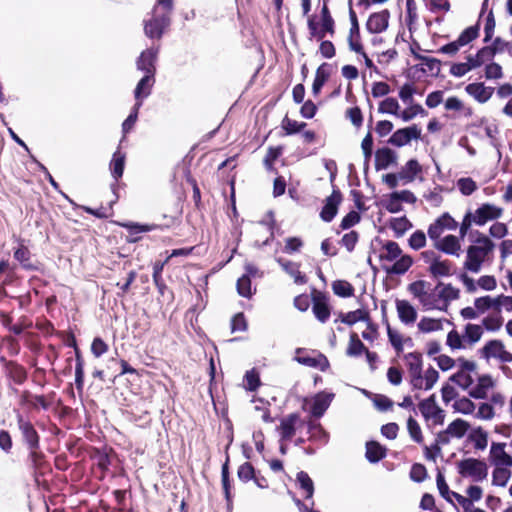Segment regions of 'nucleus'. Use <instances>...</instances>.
<instances>
[{
	"mask_svg": "<svg viewBox=\"0 0 512 512\" xmlns=\"http://www.w3.org/2000/svg\"><path fill=\"white\" fill-rule=\"evenodd\" d=\"M173 0H156L150 19L144 20V33L150 39L160 40L170 26Z\"/></svg>",
	"mask_w": 512,
	"mask_h": 512,
	"instance_id": "nucleus-1",
	"label": "nucleus"
},
{
	"mask_svg": "<svg viewBox=\"0 0 512 512\" xmlns=\"http://www.w3.org/2000/svg\"><path fill=\"white\" fill-rule=\"evenodd\" d=\"M476 233L475 244L467 248L466 260L463 264V268L472 273H478L481 270L482 264L495 248V244L488 236L478 231Z\"/></svg>",
	"mask_w": 512,
	"mask_h": 512,
	"instance_id": "nucleus-2",
	"label": "nucleus"
},
{
	"mask_svg": "<svg viewBox=\"0 0 512 512\" xmlns=\"http://www.w3.org/2000/svg\"><path fill=\"white\" fill-rule=\"evenodd\" d=\"M480 35V19L472 26L465 28L455 41L443 45L438 49V53L455 56L461 47L466 46L476 40Z\"/></svg>",
	"mask_w": 512,
	"mask_h": 512,
	"instance_id": "nucleus-3",
	"label": "nucleus"
},
{
	"mask_svg": "<svg viewBox=\"0 0 512 512\" xmlns=\"http://www.w3.org/2000/svg\"><path fill=\"white\" fill-rule=\"evenodd\" d=\"M457 470L462 477H471L475 482L483 481L488 475L486 463L476 458H466L458 461Z\"/></svg>",
	"mask_w": 512,
	"mask_h": 512,
	"instance_id": "nucleus-4",
	"label": "nucleus"
},
{
	"mask_svg": "<svg viewBox=\"0 0 512 512\" xmlns=\"http://www.w3.org/2000/svg\"><path fill=\"white\" fill-rule=\"evenodd\" d=\"M16 420L22 444L27 448V450L39 448L40 435L34 424L20 413L17 414Z\"/></svg>",
	"mask_w": 512,
	"mask_h": 512,
	"instance_id": "nucleus-5",
	"label": "nucleus"
},
{
	"mask_svg": "<svg viewBox=\"0 0 512 512\" xmlns=\"http://www.w3.org/2000/svg\"><path fill=\"white\" fill-rule=\"evenodd\" d=\"M457 364L459 366V370L449 377V381L457 384L462 389H468L474 382L470 372H474L476 370V363L470 360L465 359L464 357H459L457 359Z\"/></svg>",
	"mask_w": 512,
	"mask_h": 512,
	"instance_id": "nucleus-6",
	"label": "nucleus"
},
{
	"mask_svg": "<svg viewBox=\"0 0 512 512\" xmlns=\"http://www.w3.org/2000/svg\"><path fill=\"white\" fill-rule=\"evenodd\" d=\"M479 352L481 357L487 361L496 358L502 363L512 362V353L507 351L504 343L498 339L489 340Z\"/></svg>",
	"mask_w": 512,
	"mask_h": 512,
	"instance_id": "nucleus-7",
	"label": "nucleus"
},
{
	"mask_svg": "<svg viewBox=\"0 0 512 512\" xmlns=\"http://www.w3.org/2000/svg\"><path fill=\"white\" fill-rule=\"evenodd\" d=\"M295 360L302 365L318 368L322 372L326 371L330 367L328 358L321 352L312 351L308 353L304 348H298L296 350Z\"/></svg>",
	"mask_w": 512,
	"mask_h": 512,
	"instance_id": "nucleus-8",
	"label": "nucleus"
},
{
	"mask_svg": "<svg viewBox=\"0 0 512 512\" xmlns=\"http://www.w3.org/2000/svg\"><path fill=\"white\" fill-rule=\"evenodd\" d=\"M407 361L408 373L410 376V384L413 389L423 388V375H422V354L419 352H411L405 355Z\"/></svg>",
	"mask_w": 512,
	"mask_h": 512,
	"instance_id": "nucleus-9",
	"label": "nucleus"
},
{
	"mask_svg": "<svg viewBox=\"0 0 512 512\" xmlns=\"http://www.w3.org/2000/svg\"><path fill=\"white\" fill-rule=\"evenodd\" d=\"M312 312L316 319L325 323L331 315V307L328 303V297L324 292L313 289L311 293Z\"/></svg>",
	"mask_w": 512,
	"mask_h": 512,
	"instance_id": "nucleus-10",
	"label": "nucleus"
},
{
	"mask_svg": "<svg viewBox=\"0 0 512 512\" xmlns=\"http://www.w3.org/2000/svg\"><path fill=\"white\" fill-rule=\"evenodd\" d=\"M457 227L455 219L445 212L429 225L427 233L431 240H438L444 230H455Z\"/></svg>",
	"mask_w": 512,
	"mask_h": 512,
	"instance_id": "nucleus-11",
	"label": "nucleus"
},
{
	"mask_svg": "<svg viewBox=\"0 0 512 512\" xmlns=\"http://www.w3.org/2000/svg\"><path fill=\"white\" fill-rule=\"evenodd\" d=\"M27 456L28 466L33 470V474L37 479L38 476H43L50 471L49 462L45 454L42 452L41 447L37 449H29Z\"/></svg>",
	"mask_w": 512,
	"mask_h": 512,
	"instance_id": "nucleus-12",
	"label": "nucleus"
},
{
	"mask_svg": "<svg viewBox=\"0 0 512 512\" xmlns=\"http://www.w3.org/2000/svg\"><path fill=\"white\" fill-rule=\"evenodd\" d=\"M420 138L421 129L418 125L413 124L409 127L396 130L388 139V143L396 147H402L408 144L412 139L418 140Z\"/></svg>",
	"mask_w": 512,
	"mask_h": 512,
	"instance_id": "nucleus-13",
	"label": "nucleus"
},
{
	"mask_svg": "<svg viewBox=\"0 0 512 512\" xmlns=\"http://www.w3.org/2000/svg\"><path fill=\"white\" fill-rule=\"evenodd\" d=\"M343 200V195L338 188L333 189L330 196L325 199L324 206L320 212V218L324 222H331L337 215L338 208Z\"/></svg>",
	"mask_w": 512,
	"mask_h": 512,
	"instance_id": "nucleus-14",
	"label": "nucleus"
},
{
	"mask_svg": "<svg viewBox=\"0 0 512 512\" xmlns=\"http://www.w3.org/2000/svg\"><path fill=\"white\" fill-rule=\"evenodd\" d=\"M159 47H150L141 52L137 59V68L144 71L147 75L155 76L156 73V61L158 57Z\"/></svg>",
	"mask_w": 512,
	"mask_h": 512,
	"instance_id": "nucleus-15",
	"label": "nucleus"
},
{
	"mask_svg": "<svg viewBox=\"0 0 512 512\" xmlns=\"http://www.w3.org/2000/svg\"><path fill=\"white\" fill-rule=\"evenodd\" d=\"M502 213V208L490 203H484L475 211L473 221L475 224L482 226L488 221L500 218Z\"/></svg>",
	"mask_w": 512,
	"mask_h": 512,
	"instance_id": "nucleus-16",
	"label": "nucleus"
},
{
	"mask_svg": "<svg viewBox=\"0 0 512 512\" xmlns=\"http://www.w3.org/2000/svg\"><path fill=\"white\" fill-rule=\"evenodd\" d=\"M349 18L351 27L347 38L349 49L353 52H362V41L360 34V26L357 19V15L352 7L349 9Z\"/></svg>",
	"mask_w": 512,
	"mask_h": 512,
	"instance_id": "nucleus-17",
	"label": "nucleus"
},
{
	"mask_svg": "<svg viewBox=\"0 0 512 512\" xmlns=\"http://www.w3.org/2000/svg\"><path fill=\"white\" fill-rule=\"evenodd\" d=\"M122 226L124 228H126L128 233H129L128 242L135 243V242H138L141 239V237H139L138 234L144 233V232H150V231L156 230V229L163 230L164 228H169L170 227V223H166V224H139V223L129 222V223H124Z\"/></svg>",
	"mask_w": 512,
	"mask_h": 512,
	"instance_id": "nucleus-18",
	"label": "nucleus"
},
{
	"mask_svg": "<svg viewBox=\"0 0 512 512\" xmlns=\"http://www.w3.org/2000/svg\"><path fill=\"white\" fill-rule=\"evenodd\" d=\"M339 318L342 323L350 326L354 325L358 321H364L367 323L368 329H371L375 334L377 333V325L371 321L370 314L365 309H357L348 313H340Z\"/></svg>",
	"mask_w": 512,
	"mask_h": 512,
	"instance_id": "nucleus-19",
	"label": "nucleus"
},
{
	"mask_svg": "<svg viewBox=\"0 0 512 512\" xmlns=\"http://www.w3.org/2000/svg\"><path fill=\"white\" fill-rule=\"evenodd\" d=\"M13 257L17 260L21 267L27 271H39L41 263L38 261H32V254L29 248L20 243L17 248L14 249Z\"/></svg>",
	"mask_w": 512,
	"mask_h": 512,
	"instance_id": "nucleus-20",
	"label": "nucleus"
},
{
	"mask_svg": "<svg viewBox=\"0 0 512 512\" xmlns=\"http://www.w3.org/2000/svg\"><path fill=\"white\" fill-rule=\"evenodd\" d=\"M389 18L390 13L387 9L372 13L366 22V28L372 34L381 33L387 29Z\"/></svg>",
	"mask_w": 512,
	"mask_h": 512,
	"instance_id": "nucleus-21",
	"label": "nucleus"
},
{
	"mask_svg": "<svg viewBox=\"0 0 512 512\" xmlns=\"http://www.w3.org/2000/svg\"><path fill=\"white\" fill-rule=\"evenodd\" d=\"M113 453L112 448H96L94 447L91 451L90 458L95 461L98 469L101 470L100 479L105 477L106 472L111 465L110 454Z\"/></svg>",
	"mask_w": 512,
	"mask_h": 512,
	"instance_id": "nucleus-22",
	"label": "nucleus"
},
{
	"mask_svg": "<svg viewBox=\"0 0 512 512\" xmlns=\"http://www.w3.org/2000/svg\"><path fill=\"white\" fill-rule=\"evenodd\" d=\"M418 408L425 419L435 418L439 419V422L443 421V410L440 409L436 404L435 394L430 395L418 404Z\"/></svg>",
	"mask_w": 512,
	"mask_h": 512,
	"instance_id": "nucleus-23",
	"label": "nucleus"
},
{
	"mask_svg": "<svg viewBox=\"0 0 512 512\" xmlns=\"http://www.w3.org/2000/svg\"><path fill=\"white\" fill-rule=\"evenodd\" d=\"M301 422L300 415L298 413H291L283 417L280 421L278 430L282 440H291L295 435L296 426Z\"/></svg>",
	"mask_w": 512,
	"mask_h": 512,
	"instance_id": "nucleus-24",
	"label": "nucleus"
},
{
	"mask_svg": "<svg viewBox=\"0 0 512 512\" xmlns=\"http://www.w3.org/2000/svg\"><path fill=\"white\" fill-rule=\"evenodd\" d=\"M4 363L5 371L8 377L17 385L23 384L27 379V371L21 364L1 358Z\"/></svg>",
	"mask_w": 512,
	"mask_h": 512,
	"instance_id": "nucleus-25",
	"label": "nucleus"
},
{
	"mask_svg": "<svg viewBox=\"0 0 512 512\" xmlns=\"http://www.w3.org/2000/svg\"><path fill=\"white\" fill-rule=\"evenodd\" d=\"M468 95L473 97L479 103L487 102L494 93L493 87H486L482 82L470 83L465 87Z\"/></svg>",
	"mask_w": 512,
	"mask_h": 512,
	"instance_id": "nucleus-26",
	"label": "nucleus"
},
{
	"mask_svg": "<svg viewBox=\"0 0 512 512\" xmlns=\"http://www.w3.org/2000/svg\"><path fill=\"white\" fill-rule=\"evenodd\" d=\"M332 67L329 63H322L316 70L315 78L312 84V93L316 97L320 94L323 86L331 76Z\"/></svg>",
	"mask_w": 512,
	"mask_h": 512,
	"instance_id": "nucleus-27",
	"label": "nucleus"
},
{
	"mask_svg": "<svg viewBox=\"0 0 512 512\" xmlns=\"http://www.w3.org/2000/svg\"><path fill=\"white\" fill-rule=\"evenodd\" d=\"M441 290L438 293V298L443 302L440 307L441 311H446L450 301L457 300L460 297V291L458 288L453 287L451 284H443L439 282L435 289Z\"/></svg>",
	"mask_w": 512,
	"mask_h": 512,
	"instance_id": "nucleus-28",
	"label": "nucleus"
},
{
	"mask_svg": "<svg viewBox=\"0 0 512 512\" xmlns=\"http://www.w3.org/2000/svg\"><path fill=\"white\" fill-rule=\"evenodd\" d=\"M396 153L388 148H379L375 152V169L377 171L388 168L391 164L396 163Z\"/></svg>",
	"mask_w": 512,
	"mask_h": 512,
	"instance_id": "nucleus-29",
	"label": "nucleus"
},
{
	"mask_svg": "<svg viewBox=\"0 0 512 512\" xmlns=\"http://www.w3.org/2000/svg\"><path fill=\"white\" fill-rule=\"evenodd\" d=\"M435 248L445 254L449 255H459V251L461 249L460 242L458 238L454 235H447L441 240H434Z\"/></svg>",
	"mask_w": 512,
	"mask_h": 512,
	"instance_id": "nucleus-30",
	"label": "nucleus"
},
{
	"mask_svg": "<svg viewBox=\"0 0 512 512\" xmlns=\"http://www.w3.org/2000/svg\"><path fill=\"white\" fill-rule=\"evenodd\" d=\"M422 166L417 159H410L399 171L400 180L404 183L413 182L419 174H422Z\"/></svg>",
	"mask_w": 512,
	"mask_h": 512,
	"instance_id": "nucleus-31",
	"label": "nucleus"
},
{
	"mask_svg": "<svg viewBox=\"0 0 512 512\" xmlns=\"http://www.w3.org/2000/svg\"><path fill=\"white\" fill-rule=\"evenodd\" d=\"M277 262L287 274L293 277L296 284H305L307 282L306 275L300 271L299 263L283 258L277 259Z\"/></svg>",
	"mask_w": 512,
	"mask_h": 512,
	"instance_id": "nucleus-32",
	"label": "nucleus"
},
{
	"mask_svg": "<svg viewBox=\"0 0 512 512\" xmlns=\"http://www.w3.org/2000/svg\"><path fill=\"white\" fill-rule=\"evenodd\" d=\"M505 443H492L491 445V458L496 466H512V456L505 452Z\"/></svg>",
	"mask_w": 512,
	"mask_h": 512,
	"instance_id": "nucleus-33",
	"label": "nucleus"
},
{
	"mask_svg": "<svg viewBox=\"0 0 512 512\" xmlns=\"http://www.w3.org/2000/svg\"><path fill=\"white\" fill-rule=\"evenodd\" d=\"M154 82L155 76L153 75L145 74L144 77L140 79L134 91L137 106H141L142 99L150 95Z\"/></svg>",
	"mask_w": 512,
	"mask_h": 512,
	"instance_id": "nucleus-34",
	"label": "nucleus"
},
{
	"mask_svg": "<svg viewBox=\"0 0 512 512\" xmlns=\"http://www.w3.org/2000/svg\"><path fill=\"white\" fill-rule=\"evenodd\" d=\"M365 457L370 463H377L387 455V448L379 442L371 440L366 442Z\"/></svg>",
	"mask_w": 512,
	"mask_h": 512,
	"instance_id": "nucleus-35",
	"label": "nucleus"
},
{
	"mask_svg": "<svg viewBox=\"0 0 512 512\" xmlns=\"http://www.w3.org/2000/svg\"><path fill=\"white\" fill-rule=\"evenodd\" d=\"M117 186L118 185H116V184H112L111 185V188H112V191H113V193L115 195V198L113 200L109 201L107 206H100L99 208H91V207L84 206L83 210L86 213H88L90 215H93V216H95L97 218H100V219L111 217L113 215V205L118 200V195L116 194Z\"/></svg>",
	"mask_w": 512,
	"mask_h": 512,
	"instance_id": "nucleus-36",
	"label": "nucleus"
},
{
	"mask_svg": "<svg viewBox=\"0 0 512 512\" xmlns=\"http://www.w3.org/2000/svg\"><path fill=\"white\" fill-rule=\"evenodd\" d=\"M126 155L120 149H117L112 156L109 167L112 177L115 179L117 185L118 180L123 176L125 168Z\"/></svg>",
	"mask_w": 512,
	"mask_h": 512,
	"instance_id": "nucleus-37",
	"label": "nucleus"
},
{
	"mask_svg": "<svg viewBox=\"0 0 512 512\" xmlns=\"http://www.w3.org/2000/svg\"><path fill=\"white\" fill-rule=\"evenodd\" d=\"M396 309L403 323L410 324L416 321L417 312L407 300H396Z\"/></svg>",
	"mask_w": 512,
	"mask_h": 512,
	"instance_id": "nucleus-38",
	"label": "nucleus"
},
{
	"mask_svg": "<svg viewBox=\"0 0 512 512\" xmlns=\"http://www.w3.org/2000/svg\"><path fill=\"white\" fill-rule=\"evenodd\" d=\"M412 265L413 258L410 255L405 254L397 258L392 266H383V269L387 274L403 275L410 269Z\"/></svg>",
	"mask_w": 512,
	"mask_h": 512,
	"instance_id": "nucleus-39",
	"label": "nucleus"
},
{
	"mask_svg": "<svg viewBox=\"0 0 512 512\" xmlns=\"http://www.w3.org/2000/svg\"><path fill=\"white\" fill-rule=\"evenodd\" d=\"M75 352V386L78 393L81 395L84 389V358L79 348H76Z\"/></svg>",
	"mask_w": 512,
	"mask_h": 512,
	"instance_id": "nucleus-40",
	"label": "nucleus"
},
{
	"mask_svg": "<svg viewBox=\"0 0 512 512\" xmlns=\"http://www.w3.org/2000/svg\"><path fill=\"white\" fill-rule=\"evenodd\" d=\"M332 397H333V394H324V393L317 394L313 400L312 405H311V409H310L311 414L316 418L321 417L325 413V411L328 409V407L331 403Z\"/></svg>",
	"mask_w": 512,
	"mask_h": 512,
	"instance_id": "nucleus-41",
	"label": "nucleus"
},
{
	"mask_svg": "<svg viewBox=\"0 0 512 512\" xmlns=\"http://www.w3.org/2000/svg\"><path fill=\"white\" fill-rule=\"evenodd\" d=\"M496 51L497 50H495V48H492L489 45H487L480 48L474 56L468 55V57L470 61H472V64L476 69L481 67L487 61L492 62V60L496 56Z\"/></svg>",
	"mask_w": 512,
	"mask_h": 512,
	"instance_id": "nucleus-42",
	"label": "nucleus"
},
{
	"mask_svg": "<svg viewBox=\"0 0 512 512\" xmlns=\"http://www.w3.org/2000/svg\"><path fill=\"white\" fill-rule=\"evenodd\" d=\"M493 386V381L490 375H481L478 378L477 385L469 391V395L475 399H485L487 397V390Z\"/></svg>",
	"mask_w": 512,
	"mask_h": 512,
	"instance_id": "nucleus-43",
	"label": "nucleus"
},
{
	"mask_svg": "<svg viewBox=\"0 0 512 512\" xmlns=\"http://www.w3.org/2000/svg\"><path fill=\"white\" fill-rule=\"evenodd\" d=\"M453 263L450 260H440L439 258L429 266L430 274L435 277H445L453 274L452 272Z\"/></svg>",
	"mask_w": 512,
	"mask_h": 512,
	"instance_id": "nucleus-44",
	"label": "nucleus"
},
{
	"mask_svg": "<svg viewBox=\"0 0 512 512\" xmlns=\"http://www.w3.org/2000/svg\"><path fill=\"white\" fill-rule=\"evenodd\" d=\"M229 462H230V458H229V455L227 454L226 460L223 463L222 469H221L222 488H223L224 496H225L227 503H231L232 498H233V495L231 492L232 485H231V481H230Z\"/></svg>",
	"mask_w": 512,
	"mask_h": 512,
	"instance_id": "nucleus-45",
	"label": "nucleus"
},
{
	"mask_svg": "<svg viewBox=\"0 0 512 512\" xmlns=\"http://www.w3.org/2000/svg\"><path fill=\"white\" fill-rule=\"evenodd\" d=\"M383 252L379 255L381 261L392 262L402 255V249L395 241H387L382 246Z\"/></svg>",
	"mask_w": 512,
	"mask_h": 512,
	"instance_id": "nucleus-46",
	"label": "nucleus"
},
{
	"mask_svg": "<svg viewBox=\"0 0 512 512\" xmlns=\"http://www.w3.org/2000/svg\"><path fill=\"white\" fill-rule=\"evenodd\" d=\"M307 28L309 31V39H315L317 41H325L324 38L328 34L327 31L323 30V26L316 21L315 15L308 16Z\"/></svg>",
	"mask_w": 512,
	"mask_h": 512,
	"instance_id": "nucleus-47",
	"label": "nucleus"
},
{
	"mask_svg": "<svg viewBox=\"0 0 512 512\" xmlns=\"http://www.w3.org/2000/svg\"><path fill=\"white\" fill-rule=\"evenodd\" d=\"M307 28L309 31V39H315L317 41H325L324 38L328 34L327 31L323 30V26L316 21L315 15L308 16Z\"/></svg>",
	"mask_w": 512,
	"mask_h": 512,
	"instance_id": "nucleus-48",
	"label": "nucleus"
},
{
	"mask_svg": "<svg viewBox=\"0 0 512 512\" xmlns=\"http://www.w3.org/2000/svg\"><path fill=\"white\" fill-rule=\"evenodd\" d=\"M367 347L363 344V342L359 339V336L356 332H352L350 334L348 347L346 349V354L351 357H358L362 355Z\"/></svg>",
	"mask_w": 512,
	"mask_h": 512,
	"instance_id": "nucleus-49",
	"label": "nucleus"
},
{
	"mask_svg": "<svg viewBox=\"0 0 512 512\" xmlns=\"http://www.w3.org/2000/svg\"><path fill=\"white\" fill-rule=\"evenodd\" d=\"M468 440L474 443L475 449L484 450L488 444V434L481 427L473 429Z\"/></svg>",
	"mask_w": 512,
	"mask_h": 512,
	"instance_id": "nucleus-50",
	"label": "nucleus"
},
{
	"mask_svg": "<svg viewBox=\"0 0 512 512\" xmlns=\"http://www.w3.org/2000/svg\"><path fill=\"white\" fill-rule=\"evenodd\" d=\"M299 487L305 492V498L311 499L314 494V483L309 474L305 471H300L296 476Z\"/></svg>",
	"mask_w": 512,
	"mask_h": 512,
	"instance_id": "nucleus-51",
	"label": "nucleus"
},
{
	"mask_svg": "<svg viewBox=\"0 0 512 512\" xmlns=\"http://www.w3.org/2000/svg\"><path fill=\"white\" fill-rule=\"evenodd\" d=\"M283 147L282 146H270L267 150V153L263 159V164L266 170L270 172L276 171L275 169V161L282 155Z\"/></svg>",
	"mask_w": 512,
	"mask_h": 512,
	"instance_id": "nucleus-52",
	"label": "nucleus"
},
{
	"mask_svg": "<svg viewBox=\"0 0 512 512\" xmlns=\"http://www.w3.org/2000/svg\"><path fill=\"white\" fill-rule=\"evenodd\" d=\"M307 126L306 122H298L290 119L287 115L281 121V128L284 135H294L304 130Z\"/></svg>",
	"mask_w": 512,
	"mask_h": 512,
	"instance_id": "nucleus-53",
	"label": "nucleus"
},
{
	"mask_svg": "<svg viewBox=\"0 0 512 512\" xmlns=\"http://www.w3.org/2000/svg\"><path fill=\"white\" fill-rule=\"evenodd\" d=\"M332 290L335 295L348 298L354 296L355 289L353 285L346 280H336L332 283Z\"/></svg>",
	"mask_w": 512,
	"mask_h": 512,
	"instance_id": "nucleus-54",
	"label": "nucleus"
},
{
	"mask_svg": "<svg viewBox=\"0 0 512 512\" xmlns=\"http://www.w3.org/2000/svg\"><path fill=\"white\" fill-rule=\"evenodd\" d=\"M411 52L415 59L422 62L429 71L434 72L435 75H438L441 70V61L437 58L427 57L419 54L418 52H414L413 47L411 48Z\"/></svg>",
	"mask_w": 512,
	"mask_h": 512,
	"instance_id": "nucleus-55",
	"label": "nucleus"
},
{
	"mask_svg": "<svg viewBox=\"0 0 512 512\" xmlns=\"http://www.w3.org/2000/svg\"><path fill=\"white\" fill-rule=\"evenodd\" d=\"M470 425L467 421L458 418L452 421L448 427V433H450L451 436H454L456 438H462L466 432L469 430Z\"/></svg>",
	"mask_w": 512,
	"mask_h": 512,
	"instance_id": "nucleus-56",
	"label": "nucleus"
},
{
	"mask_svg": "<svg viewBox=\"0 0 512 512\" xmlns=\"http://www.w3.org/2000/svg\"><path fill=\"white\" fill-rule=\"evenodd\" d=\"M236 288L238 294L244 298H251L256 292V288L252 289V282L251 279L248 278V275H242L237 280Z\"/></svg>",
	"mask_w": 512,
	"mask_h": 512,
	"instance_id": "nucleus-57",
	"label": "nucleus"
},
{
	"mask_svg": "<svg viewBox=\"0 0 512 512\" xmlns=\"http://www.w3.org/2000/svg\"><path fill=\"white\" fill-rule=\"evenodd\" d=\"M400 105L397 101V99L393 97H388L380 102L378 111L379 113H387L392 114L396 117H399L400 115Z\"/></svg>",
	"mask_w": 512,
	"mask_h": 512,
	"instance_id": "nucleus-58",
	"label": "nucleus"
},
{
	"mask_svg": "<svg viewBox=\"0 0 512 512\" xmlns=\"http://www.w3.org/2000/svg\"><path fill=\"white\" fill-rule=\"evenodd\" d=\"M389 226L394 231L395 237L399 238L412 227V223L403 216L391 219Z\"/></svg>",
	"mask_w": 512,
	"mask_h": 512,
	"instance_id": "nucleus-59",
	"label": "nucleus"
},
{
	"mask_svg": "<svg viewBox=\"0 0 512 512\" xmlns=\"http://www.w3.org/2000/svg\"><path fill=\"white\" fill-rule=\"evenodd\" d=\"M511 477V471L507 467L496 466L492 473V484L495 486H506Z\"/></svg>",
	"mask_w": 512,
	"mask_h": 512,
	"instance_id": "nucleus-60",
	"label": "nucleus"
},
{
	"mask_svg": "<svg viewBox=\"0 0 512 512\" xmlns=\"http://www.w3.org/2000/svg\"><path fill=\"white\" fill-rule=\"evenodd\" d=\"M420 114L421 116H426L427 111L423 109V107L418 104H411L409 107L404 109L400 115L399 118H401L403 121L407 122L413 119L416 115Z\"/></svg>",
	"mask_w": 512,
	"mask_h": 512,
	"instance_id": "nucleus-61",
	"label": "nucleus"
},
{
	"mask_svg": "<svg viewBox=\"0 0 512 512\" xmlns=\"http://www.w3.org/2000/svg\"><path fill=\"white\" fill-rule=\"evenodd\" d=\"M244 381L246 390L251 392L256 391L261 385L259 373L255 369H251L245 373Z\"/></svg>",
	"mask_w": 512,
	"mask_h": 512,
	"instance_id": "nucleus-62",
	"label": "nucleus"
},
{
	"mask_svg": "<svg viewBox=\"0 0 512 512\" xmlns=\"http://www.w3.org/2000/svg\"><path fill=\"white\" fill-rule=\"evenodd\" d=\"M418 328L420 331L425 333L438 331L442 329V322L440 319L423 317L418 323Z\"/></svg>",
	"mask_w": 512,
	"mask_h": 512,
	"instance_id": "nucleus-63",
	"label": "nucleus"
},
{
	"mask_svg": "<svg viewBox=\"0 0 512 512\" xmlns=\"http://www.w3.org/2000/svg\"><path fill=\"white\" fill-rule=\"evenodd\" d=\"M255 468L250 462H244L238 467L237 476L240 481L247 483L255 477Z\"/></svg>",
	"mask_w": 512,
	"mask_h": 512,
	"instance_id": "nucleus-64",
	"label": "nucleus"
}]
</instances>
